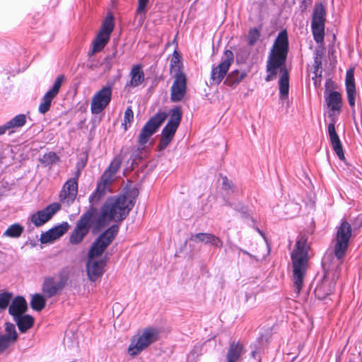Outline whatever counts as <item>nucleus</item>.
I'll list each match as a JSON object with an SVG mask.
<instances>
[{
	"label": "nucleus",
	"mask_w": 362,
	"mask_h": 362,
	"mask_svg": "<svg viewBox=\"0 0 362 362\" xmlns=\"http://www.w3.org/2000/svg\"><path fill=\"white\" fill-rule=\"evenodd\" d=\"M28 305L25 299L22 296L16 297L11 302L8 313L13 319L23 315L27 310Z\"/></svg>",
	"instance_id": "obj_26"
},
{
	"label": "nucleus",
	"mask_w": 362,
	"mask_h": 362,
	"mask_svg": "<svg viewBox=\"0 0 362 362\" xmlns=\"http://www.w3.org/2000/svg\"><path fill=\"white\" fill-rule=\"evenodd\" d=\"M148 2L149 0H138V6L136 11V14L146 13Z\"/></svg>",
	"instance_id": "obj_46"
},
{
	"label": "nucleus",
	"mask_w": 362,
	"mask_h": 362,
	"mask_svg": "<svg viewBox=\"0 0 362 362\" xmlns=\"http://www.w3.org/2000/svg\"><path fill=\"white\" fill-rule=\"evenodd\" d=\"M328 134L334 151L341 160H344L345 156L342 144L336 132L334 120L328 125Z\"/></svg>",
	"instance_id": "obj_22"
},
{
	"label": "nucleus",
	"mask_w": 362,
	"mask_h": 362,
	"mask_svg": "<svg viewBox=\"0 0 362 362\" xmlns=\"http://www.w3.org/2000/svg\"><path fill=\"white\" fill-rule=\"evenodd\" d=\"M245 76L246 73L245 71L235 70L228 75L225 83L230 86H233L239 83Z\"/></svg>",
	"instance_id": "obj_35"
},
{
	"label": "nucleus",
	"mask_w": 362,
	"mask_h": 362,
	"mask_svg": "<svg viewBox=\"0 0 362 362\" xmlns=\"http://www.w3.org/2000/svg\"><path fill=\"white\" fill-rule=\"evenodd\" d=\"M310 246L308 244V237L300 233L295 247L291 254L293 263V284L296 294H299L304 283L308 263V251Z\"/></svg>",
	"instance_id": "obj_3"
},
{
	"label": "nucleus",
	"mask_w": 362,
	"mask_h": 362,
	"mask_svg": "<svg viewBox=\"0 0 362 362\" xmlns=\"http://www.w3.org/2000/svg\"><path fill=\"white\" fill-rule=\"evenodd\" d=\"M326 11L325 6L321 4H316L314 7L312 24H325Z\"/></svg>",
	"instance_id": "obj_32"
},
{
	"label": "nucleus",
	"mask_w": 362,
	"mask_h": 362,
	"mask_svg": "<svg viewBox=\"0 0 362 362\" xmlns=\"http://www.w3.org/2000/svg\"><path fill=\"white\" fill-rule=\"evenodd\" d=\"M66 277L62 278L59 281H55L53 277L45 278L42 284V292L47 298L56 296L64 287Z\"/></svg>",
	"instance_id": "obj_19"
},
{
	"label": "nucleus",
	"mask_w": 362,
	"mask_h": 362,
	"mask_svg": "<svg viewBox=\"0 0 362 362\" xmlns=\"http://www.w3.org/2000/svg\"><path fill=\"white\" fill-rule=\"evenodd\" d=\"M45 299L42 295L35 294L33 296L30 301V305L33 310L40 311L45 307Z\"/></svg>",
	"instance_id": "obj_37"
},
{
	"label": "nucleus",
	"mask_w": 362,
	"mask_h": 362,
	"mask_svg": "<svg viewBox=\"0 0 362 362\" xmlns=\"http://www.w3.org/2000/svg\"><path fill=\"white\" fill-rule=\"evenodd\" d=\"M106 260L105 259H97L95 257L88 256L86 263L87 274L91 281H95L102 276L105 272Z\"/></svg>",
	"instance_id": "obj_17"
},
{
	"label": "nucleus",
	"mask_w": 362,
	"mask_h": 362,
	"mask_svg": "<svg viewBox=\"0 0 362 362\" xmlns=\"http://www.w3.org/2000/svg\"><path fill=\"white\" fill-rule=\"evenodd\" d=\"M202 347L200 346H194L193 349L187 356L188 362H196V358L201 354Z\"/></svg>",
	"instance_id": "obj_44"
},
{
	"label": "nucleus",
	"mask_w": 362,
	"mask_h": 362,
	"mask_svg": "<svg viewBox=\"0 0 362 362\" xmlns=\"http://www.w3.org/2000/svg\"><path fill=\"white\" fill-rule=\"evenodd\" d=\"M78 193L77 177L68 180L63 185L59 194V200L64 204L69 205L72 204Z\"/></svg>",
	"instance_id": "obj_15"
},
{
	"label": "nucleus",
	"mask_w": 362,
	"mask_h": 362,
	"mask_svg": "<svg viewBox=\"0 0 362 362\" xmlns=\"http://www.w3.org/2000/svg\"><path fill=\"white\" fill-rule=\"evenodd\" d=\"M69 228V225L67 222H64L62 224L54 226L45 233H43L40 237V241L42 243H51L61 236H62Z\"/></svg>",
	"instance_id": "obj_21"
},
{
	"label": "nucleus",
	"mask_w": 362,
	"mask_h": 362,
	"mask_svg": "<svg viewBox=\"0 0 362 362\" xmlns=\"http://www.w3.org/2000/svg\"><path fill=\"white\" fill-rule=\"evenodd\" d=\"M170 100L177 103L181 101L187 92V76L184 72L176 73L171 87Z\"/></svg>",
	"instance_id": "obj_14"
},
{
	"label": "nucleus",
	"mask_w": 362,
	"mask_h": 362,
	"mask_svg": "<svg viewBox=\"0 0 362 362\" xmlns=\"http://www.w3.org/2000/svg\"><path fill=\"white\" fill-rule=\"evenodd\" d=\"M95 214V210L91 209L85 213L77 221L76 227L69 237V242L71 244L78 245L82 242L90 228Z\"/></svg>",
	"instance_id": "obj_6"
},
{
	"label": "nucleus",
	"mask_w": 362,
	"mask_h": 362,
	"mask_svg": "<svg viewBox=\"0 0 362 362\" xmlns=\"http://www.w3.org/2000/svg\"><path fill=\"white\" fill-rule=\"evenodd\" d=\"M120 165L121 162L117 159H115L111 162L108 169L106 170L105 172H109L112 175L115 177L116 173L120 168Z\"/></svg>",
	"instance_id": "obj_45"
},
{
	"label": "nucleus",
	"mask_w": 362,
	"mask_h": 362,
	"mask_svg": "<svg viewBox=\"0 0 362 362\" xmlns=\"http://www.w3.org/2000/svg\"><path fill=\"white\" fill-rule=\"evenodd\" d=\"M244 346L240 341H232L230 343L228 352L226 354L227 362H238L240 357L245 354Z\"/></svg>",
	"instance_id": "obj_27"
},
{
	"label": "nucleus",
	"mask_w": 362,
	"mask_h": 362,
	"mask_svg": "<svg viewBox=\"0 0 362 362\" xmlns=\"http://www.w3.org/2000/svg\"><path fill=\"white\" fill-rule=\"evenodd\" d=\"M312 4V0H303L301 2L300 8L302 11H305Z\"/></svg>",
	"instance_id": "obj_49"
},
{
	"label": "nucleus",
	"mask_w": 362,
	"mask_h": 362,
	"mask_svg": "<svg viewBox=\"0 0 362 362\" xmlns=\"http://www.w3.org/2000/svg\"><path fill=\"white\" fill-rule=\"evenodd\" d=\"M222 186L224 190L233 189V185L226 177L222 178Z\"/></svg>",
	"instance_id": "obj_47"
},
{
	"label": "nucleus",
	"mask_w": 362,
	"mask_h": 362,
	"mask_svg": "<svg viewBox=\"0 0 362 362\" xmlns=\"http://www.w3.org/2000/svg\"><path fill=\"white\" fill-rule=\"evenodd\" d=\"M118 226L114 225L103 233L92 245L88 252V256L95 258L100 256L113 241L118 233Z\"/></svg>",
	"instance_id": "obj_9"
},
{
	"label": "nucleus",
	"mask_w": 362,
	"mask_h": 362,
	"mask_svg": "<svg viewBox=\"0 0 362 362\" xmlns=\"http://www.w3.org/2000/svg\"><path fill=\"white\" fill-rule=\"evenodd\" d=\"M182 64L180 62V56L177 51H175L170 60V71L175 74L183 72L181 70Z\"/></svg>",
	"instance_id": "obj_39"
},
{
	"label": "nucleus",
	"mask_w": 362,
	"mask_h": 362,
	"mask_svg": "<svg viewBox=\"0 0 362 362\" xmlns=\"http://www.w3.org/2000/svg\"><path fill=\"white\" fill-rule=\"evenodd\" d=\"M61 208L59 203L54 202L48 205L42 210L38 211L31 216V221L36 226H41L47 222L54 214H55Z\"/></svg>",
	"instance_id": "obj_16"
},
{
	"label": "nucleus",
	"mask_w": 362,
	"mask_h": 362,
	"mask_svg": "<svg viewBox=\"0 0 362 362\" xmlns=\"http://www.w3.org/2000/svg\"><path fill=\"white\" fill-rule=\"evenodd\" d=\"M345 82L348 102L351 107L353 108L355 106V97L356 93L354 69H350L346 71Z\"/></svg>",
	"instance_id": "obj_23"
},
{
	"label": "nucleus",
	"mask_w": 362,
	"mask_h": 362,
	"mask_svg": "<svg viewBox=\"0 0 362 362\" xmlns=\"http://www.w3.org/2000/svg\"><path fill=\"white\" fill-rule=\"evenodd\" d=\"M118 226L114 225L103 233L92 245L88 252V256L95 258L100 256L113 241L118 233Z\"/></svg>",
	"instance_id": "obj_8"
},
{
	"label": "nucleus",
	"mask_w": 362,
	"mask_h": 362,
	"mask_svg": "<svg viewBox=\"0 0 362 362\" xmlns=\"http://www.w3.org/2000/svg\"><path fill=\"white\" fill-rule=\"evenodd\" d=\"M130 81L127 82V86L136 88L141 85L145 81V75L140 64L134 65L129 72Z\"/></svg>",
	"instance_id": "obj_25"
},
{
	"label": "nucleus",
	"mask_w": 362,
	"mask_h": 362,
	"mask_svg": "<svg viewBox=\"0 0 362 362\" xmlns=\"http://www.w3.org/2000/svg\"><path fill=\"white\" fill-rule=\"evenodd\" d=\"M115 179V177L112 175L109 172L105 171L98 183L94 194L90 197V200L92 201L95 198L98 199L107 192H110V187Z\"/></svg>",
	"instance_id": "obj_20"
},
{
	"label": "nucleus",
	"mask_w": 362,
	"mask_h": 362,
	"mask_svg": "<svg viewBox=\"0 0 362 362\" xmlns=\"http://www.w3.org/2000/svg\"><path fill=\"white\" fill-rule=\"evenodd\" d=\"M65 80L64 75L58 76L54 84L42 97V101L39 105L38 110L41 114H45L49 111L52 100L58 95L60 88Z\"/></svg>",
	"instance_id": "obj_13"
},
{
	"label": "nucleus",
	"mask_w": 362,
	"mask_h": 362,
	"mask_svg": "<svg viewBox=\"0 0 362 362\" xmlns=\"http://www.w3.org/2000/svg\"><path fill=\"white\" fill-rule=\"evenodd\" d=\"M259 36H260V33L257 29H256V28L251 29L249 32L248 37H247L249 45H255L257 42V41L258 40V39L259 38Z\"/></svg>",
	"instance_id": "obj_42"
},
{
	"label": "nucleus",
	"mask_w": 362,
	"mask_h": 362,
	"mask_svg": "<svg viewBox=\"0 0 362 362\" xmlns=\"http://www.w3.org/2000/svg\"><path fill=\"white\" fill-rule=\"evenodd\" d=\"M13 294L9 292L0 293V310H5L11 300Z\"/></svg>",
	"instance_id": "obj_41"
},
{
	"label": "nucleus",
	"mask_w": 362,
	"mask_h": 362,
	"mask_svg": "<svg viewBox=\"0 0 362 362\" xmlns=\"http://www.w3.org/2000/svg\"><path fill=\"white\" fill-rule=\"evenodd\" d=\"M192 240L195 243H204L205 244H211L216 247H222L223 241L217 236L212 233H199L192 235Z\"/></svg>",
	"instance_id": "obj_24"
},
{
	"label": "nucleus",
	"mask_w": 362,
	"mask_h": 362,
	"mask_svg": "<svg viewBox=\"0 0 362 362\" xmlns=\"http://www.w3.org/2000/svg\"><path fill=\"white\" fill-rule=\"evenodd\" d=\"M158 339L159 330L157 328L146 327L132 338L127 352L130 356L135 357L157 341Z\"/></svg>",
	"instance_id": "obj_4"
},
{
	"label": "nucleus",
	"mask_w": 362,
	"mask_h": 362,
	"mask_svg": "<svg viewBox=\"0 0 362 362\" xmlns=\"http://www.w3.org/2000/svg\"><path fill=\"white\" fill-rule=\"evenodd\" d=\"M314 40L317 43H322L325 36V24H311Z\"/></svg>",
	"instance_id": "obj_36"
},
{
	"label": "nucleus",
	"mask_w": 362,
	"mask_h": 362,
	"mask_svg": "<svg viewBox=\"0 0 362 362\" xmlns=\"http://www.w3.org/2000/svg\"><path fill=\"white\" fill-rule=\"evenodd\" d=\"M21 333L26 332L33 325L35 320L29 315H23L13 319Z\"/></svg>",
	"instance_id": "obj_30"
},
{
	"label": "nucleus",
	"mask_w": 362,
	"mask_h": 362,
	"mask_svg": "<svg viewBox=\"0 0 362 362\" xmlns=\"http://www.w3.org/2000/svg\"><path fill=\"white\" fill-rule=\"evenodd\" d=\"M110 37L103 34L98 33L93 42V47L89 52V56L95 54L96 52H100L109 42Z\"/></svg>",
	"instance_id": "obj_31"
},
{
	"label": "nucleus",
	"mask_w": 362,
	"mask_h": 362,
	"mask_svg": "<svg viewBox=\"0 0 362 362\" xmlns=\"http://www.w3.org/2000/svg\"><path fill=\"white\" fill-rule=\"evenodd\" d=\"M234 59L233 53L230 50L224 52V59L216 67H214L211 73V79L214 83L219 84L226 75Z\"/></svg>",
	"instance_id": "obj_12"
},
{
	"label": "nucleus",
	"mask_w": 362,
	"mask_h": 362,
	"mask_svg": "<svg viewBox=\"0 0 362 362\" xmlns=\"http://www.w3.org/2000/svg\"><path fill=\"white\" fill-rule=\"evenodd\" d=\"M6 334L0 333V354L5 351L11 344L18 339V333L13 324H5Z\"/></svg>",
	"instance_id": "obj_18"
},
{
	"label": "nucleus",
	"mask_w": 362,
	"mask_h": 362,
	"mask_svg": "<svg viewBox=\"0 0 362 362\" xmlns=\"http://www.w3.org/2000/svg\"><path fill=\"white\" fill-rule=\"evenodd\" d=\"M182 111L179 107L172 110L170 117L163 129L158 145L159 151H163L172 141L182 119Z\"/></svg>",
	"instance_id": "obj_5"
},
{
	"label": "nucleus",
	"mask_w": 362,
	"mask_h": 362,
	"mask_svg": "<svg viewBox=\"0 0 362 362\" xmlns=\"http://www.w3.org/2000/svg\"><path fill=\"white\" fill-rule=\"evenodd\" d=\"M320 65H321V57H319L318 55H317L314 60V66H315V72L317 71Z\"/></svg>",
	"instance_id": "obj_48"
},
{
	"label": "nucleus",
	"mask_w": 362,
	"mask_h": 362,
	"mask_svg": "<svg viewBox=\"0 0 362 362\" xmlns=\"http://www.w3.org/2000/svg\"><path fill=\"white\" fill-rule=\"evenodd\" d=\"M59 160V157L54 152H49L48 153H46L44 155L43 158L42 160V162L49 165L52 164L54 163H56Z\"/></svg>",
	"instance_id": "obj_43"
},
{
	"label": "nucleus",
	"mask_w": 362,
	"mask_h": 362,
	"mask_svg": "<svg viewBox=\"0 0 362 362\" xmlns=\"http://www.w3.org/2000/svg\"><path fill=\"white\" fill-rule=\"evenodd\" d=\"M327 102L332 110H339L341 107V95L339 93L333 91L329 93Z\"/></svg>",
	"instance_id": "obj_34"
},
{
	"label": "nucleus",
	"mask_w": 362,
	"mask_h": 362,
	"mask_svg": "<svg viewBox=\"0 0 362 362\" xmlns=\"http://www.w3.org/2000/svg\"><path fill=\"white\" fill-rule=\"evenodd\" d=\"M112 88L107 84L97 91L92 98L90 110L93 114L98 115L102 112L111 101Z\"/></svg>",
	"instance_id": "obj_11"
},
{
	"label": "nucleus",
	"mask_w": 362,
	"mask_h": 362,
	"mask_svg": "<svg viewBox=\"0 0 362 362\" xmlns=\"http://www.w3.org/2000/svg\"><path fill=\"white\" fill-rule=\"evenodd\" d=\"M134 119V112L131 107H128L124 115V119L122 122V126H124V130L128 129V124H130Z\"/></svg>",
	"instance_id": "obj_40"
},
{
	"label": "nucleus",
	"mask_w": 362,
	"mask_h": 362,
	"mask_svg": "<svg viewBox=\"0 0 362 362\" xmlns=\"http://www.w3.org/2000/svg\"><path fill=\"white\" fill-rule=\"evenodd\" d=\"M252 356H255V351H253V352L252 353Z\"/></svg>",
	"instance_id": "obj_51"
},
{
	"label": "nucleus",
	"mask_w": 362,
	"mask_h": 362,
	"mask_svg": "<svg viewBox=\"0 0 362 362\" xmlns=\"http://www.w3.org/2000/svg\"><path fill=\"white\" fill-rule=\"evenodd\" d=\"M351 234V225L346 221H342L337 228L335 239L334 255L337 259H341L344 257Z\"/></svg>",
	"instance_id": "obj_7"
},
{
	"label": "nucleus",
	"mask_w": 362,
	"mask_h": 362,
	"mask_svg": "<svg viewBox=\"0 0 362 362\" xmlns=\"http://www.w3.org/2000/svg\"><path fill=\"white\" fill-rule=\"evenodd\" d=\"M335 288V284L328 280H324L318 284L315 290V296L319 299H325L327 296L332 293Z\"/></svg>",
	"instance_id": "obj_28"
},
{
	"label": "nucleus",
	"mask_w": 362,
	"mask_h": 362,
	"mask_svg": "<svg viewBox=\"0 0 362 362\" xmlns=\"http://www.w3.org/2000/svg\"><path fill=\"white\" fill-rule=\"evenodd\" d=\"M139 191L131 189L122 194L109 197L100 209L97 226L103 227L110 221H121L126 218L134 205Z\"/></svg>",
	"instance_id": "obj_2"
},
{
	"label": "nucleus",
	"mask_w": 362,
	"mask_h": 362,
	"mask_svg": "<svg viewBox=\"0 0 362 362\" xmlns=\"http://www.w3.org/2000/svg\"><path fill=\"white\" fill-rule=\"evenodd\" d=\"M26 122V116L20 114L7 122L4 125L0 126V135L5 134L6 130L13 129L23 127Z\"/></svg>",
	"instance_id": "obj_29"
},
{
	"label": "nucleus",
	"mask_w": 362,
	"mask_h": 362,
	"mask_svg": "<svg viewBox=\"0 0 362 362\" xmlns=\"http://www.w3.org/2000/svg\"><path fill=\"white\" fill-rule=\"evenodd\" d=\"M288 49V34L284 30L278 34L275 39L267 61V75L265 81L267 82L274 81L276 78L277 74H280L279 86L281 98L287 97L289 90V75L286 66Z\"/></svg>",
	"instance_id": "obj_1"
},
{
	"label": "nucleus",
	"mask_w": 362,
	"mask_h": 362,
	"mask_svg": "<svg viewBox=\"0 0 362 362\" xmlns=\"http://www.w3.org/2000/svg\"><path fill=\"white\" fill-rule=\"evenodd\" d=\"M168 115L165 112H158L151 117L141 130L138 138L140 146L145 145L166 119Z\"/></svg>",
	"instance_id": "obj_10"
},
{
	"label": "nucleus",
	"mask_w": 362,
	"mask_h": 362,
	"mask_svg": "<svg viewBox=\"0 0 362 362\" xmlns=\"http://www.w3.org/2000/svg\"><path fill=\"white\" fill-rule=\"evenodd\" d=\"M24 231V227L20 223H13L4 232L3 236L10 238H18Z\"/></svg>",
	"instance_id": "obj_33"
},
{
	"label": "nucleus",
	"mask_w": 362,
	"mask_h": 362,
	"mask_svg": "<svg viewBox=\"0 0 362 362\" xmlns=\"http://www.w3.org/2000/svg\"><path fill=\"white\" fill-rule=\"evenodd\" d=\"M240 251L243 252L244 254L249 255V253L247 251H245V250H240Z\"/></svg>",
	"instance_id": "obj_50"
},
{
	"label": "nucleus",
	"mask_w": 362,
	"mask_h": 362,
	"mask_svg": "<svg viewBox=\"0 0 362 362\" xmlns=\"http://www.w3.org/2000/svg\"><path fill=\"white\" fill-rule=\"evenodd\" d=\"M114 29L113 18L112 16L107 17L103 23L101 29L98 33L103 34L110 37L111 33Z\"/></svg>",
	"instance_id": "obj_38"
}]
</instances>
